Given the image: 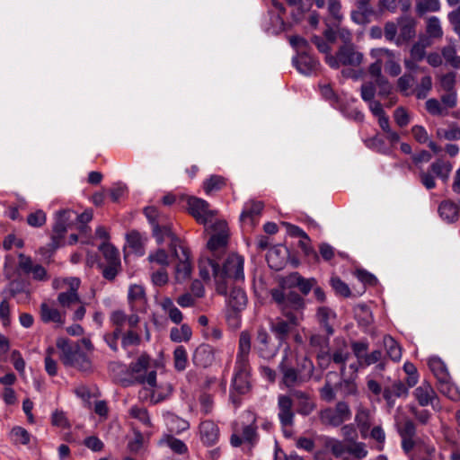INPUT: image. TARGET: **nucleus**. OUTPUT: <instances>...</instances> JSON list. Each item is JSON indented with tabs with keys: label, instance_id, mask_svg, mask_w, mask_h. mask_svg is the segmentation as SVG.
Here are the masks:
<instances>
[{
	"label": "nucleus",
	"instance_id": "36",
	"mask_svg": "<svg viewBox=\"0 0 460 460\" xmlns=\"http://www.w3.org/2000/svg\"><path fill=\"white\" fill-rule=\"evenodd\" d=\"M317 319L321 326L325 330L328 336H332L334 333L332 328V321L335 319V313L326 306L319 307L317 310Z\"/></svg>",
	"mask_w": 460,
	"mask_h": 460
},
{
	"label": "nucleus",
	"instance_id": "47",
	"mask_svg": "<svg viewBox=\"0 0 460 460\" xmlns=\"http://www.w3.org/2000/svg\"><path fill=\"white\" fill-rule=\"evenodd\" d=\"M226 185V179L221 175H212L203 183L207 194L222 190Z\"/></svg>",
	"mask_w": 460,
	"mask_h": 460
},
{
	"label": "nucleus",
	"instance_id": "7",
	"mask_svg": "<svg viewBox=\"0 0 460 460\" xmlns=\"http://www.w3.org/2000/svg\"><path fill=\"white\" fill-rule=\"evenodd\" d=\"M293 405L294 402L291 395L279 394L278 396V418L286 438L292 436V427L295 423Z\"/></svg>",
	"mask_w": 460,
	"mask_h": 460
},
{
	"label": "nucleus",
	"instance_id": "54",
	"mask_svg": "<svg viewBox=\"0 0 460 460\" xmlns=\"http://www.w3.org/2000/svg\"><path fill=\"white\" fill-rule=\"evenodd\" d=\"M304 381L307 382L313 376L314 366L313 361L308 358L307 357H304L299 364L298 367L296 368Z\"/></svg>",
	"mask_w": 460,
	"mask_h": 460
},
{
	"label": "nucleus",
	"instance_id": "46",
	"mask_svg": "<svg viewBox=\"0 0 460 460\" xmlns=\"http://www.w3.org/2000/svg\"><path fill=\"white\" fill-rule=\"evenodd\" d=\"M191 336V328L186 323L181 327H172L170 331V339L174 342L189 341Z\"/></svg>",
	"mask_w": 460,
	"mask_h": 460
},
{
	"label": "nucleus",
	"instance_id": "12",
	"mask_svg": "<svg viewBox=\"0 0 460 460\" xmlns=\"http://www.w3.org/2000/svg\"><path fill=\"white\" fill-rule=\"evenodd\" d=\"M281 345H274L271 338L265 328L260 327L257 330L254 349L259 357L270 360L272 359L279 352Z\"/></svg>",
	"mask_w": 460,
	"mask_h": 460
},
{
	"label": "nucleus",
	"instance_id": "21",
	"mask_svg": "<svg viewBox=\"0 0 460 460\" xmlns=\"http://www.w3.org/2000/svg\"><path fill=\"white\" fill-rule=\"evenodd\" d=\"M398 36L396 45L400 46L409 42L416 35V21L414 18L405 15L398 18Z\"/></svg>",
	"mask_w": 460,
	"mask_h": 460
},
{
	"label": "nucleus",
	"instance_id": "45",
	"mask_svg": "<svg viewBox=\"0 0 460 460\" xmlns=\"http://www.w3.org/2000/svg\"><path fill=\"white\" fill-rule=\"evenodd\" d=\"M68 226L60 222L56 218L55 225L53 226V234L51 236V243L49 246L52 250H56L61 245V243L65 237V234L67 231Z\"/></svg>",
	"mask_w": 460,
	"mask_h": 460
},
{
	"label": "nucleus",
	"instance_id": "22",
	"mask_svg": "<svg viewBox=\"0 0 460 460\" xmlns=\"http://www.w3.org/2000/svg\"><path fill=\"white\" fill-rule=\"evenodd\" d=\"M371 55L374 58H383L385 59V69L391 76H397L401 74L402 68L394 51L380 48L373 49Z\"/></svg>",
	"mask_w": 460,
	"mask_h": 460
},
{
	"label": "nucleus",
	"instance_id": "57",
	"mask_svg": "<svg viewBox=\"0 0 460 460\" xmlns=\"http://www.w3.org/2000/svg\"><path fill=\"white\" fill-rule=\"evenodd\" d=\"M58 302L63 307H70L75 304L81 303V300L77 292L66 291L58 294Z\"/></svg>",
	"mask_w": 460,
	"mask_h": 460
},
{
	"label": "nucleus",
	"instance_id": "59",
	"mask_svg": "<svg viewBox=\"0 0 460 460\" xmlns=\"http://www.w3.org/2000/svg\"><path fill=\"white\" fill-rule=\"evenodd\" d=\"M164 440L172 451L176 454L183 455L188 452L186 444L182 440L176 438L172 435H167Z\"/></svg>",
	"mask_w": 460,
	"mask_h": 460
},
{
	"label": "nucleus",
	"instance_id": "24",
	"mask_svg": "<svg viewBox=\"0 0 460 460\" xmlns=\"http://www.w3.org/2000/svg\"><path fill=\"white\" fill-rule=\"evenodd\" d=\"M293 64L296 69L303 75H311L319 69V62L307 52L297 53L293 58Z\"/></svg>",
	"mask_w": 460,
	"mask_h": 460
},
{
	"label": "nucleus",
	"instance_id": "43",
	"mask_svg": "<svg viewBox=\"0 0 460 460\" xmlns=\"http://www.w3.org/2000/svg\"><path fill=\"white\" fill-rule=\"evenodd\" d=\"M128 299L131 307L140 305L146 302L145 288L141 285H131L128 288Z\"/></svg>",
	"mask_w": 460,
	"mask_h": 460
},
{
	"label": "nucleus",
	"instance_id": "31",
	"mask_svg": "<svg viewBox=\"0 0 460 460\" xmlns=\"http://www.w3.org/2000/svg\"><path fill=\"white\" fill-rule=\"evenodd\" d=\"M439 217L445 222L451 224L455 223L459 217V206L450 199L441 201L438 208Z\"/></svg>",
	"mask_w": 460,
	"mask_h": 460
},
{
	"label": "nucleus",
	"instance_id": "35",
	"mask_svg": "<svg viewBox=\"0 0 460 460\" xmlns=\"http://www.w3.org/2000/svg\"><path fill=\"white\" fill-rule=\"evenodd\" d=\"M164 418L168 429L172 433L180 434L190 428V424L187 420L170 411L164 413Z\"/></svg>",
	"mask_w": 460,
	"mask_h": 460
},
{
	"label": "nucleus",
	"instance_id": "64",
	"mask_svg": "<svg viewBox=\"0 0 460 460\" xmlns=\"http://www.w3.org/2000/svg\"><path fill=\"white\" fill-rule=\"evenodd\" d=\"M376 89L378 90V87L375 81L363 83L360 87V96L362 100L366 102L375 101L374 98Z\"/></svg>",
	"mask_w": 460,
	"mask_h": 460
},
{
	"label": "nucleus",
	"instance_id": "10",
	"mask_svg": "<svg viewBox=\"0 0 460 460\" xmlns=\"http://www.w3.org/2000/svg\"><path fill=\"white\" fill-rule=\"evenodd\" d=\"M217 258H201L199 262V275L204 279H209L213 275L216 281V290L217 294L226 296V283L221 280L219 274V264Z\"/></svg>",
	"mask_w": 460,
	"mask_h": 460
},
{
	"label": "nucleus",
	"instance_id": "51",
	"mask_svg": "<svg viewBox=\"0 0 460 460\" xmlns=\"http://www.w3.org/2000/svg\"><path fill=\"white\" fill-rule=\"evenodd\" d=\"M121 347L127 349L130 346H138L141 343V336L134 328H129L126 332H121Z\"/></svg>",
	"mask_w": 460,
	"mask_h": 460
},
{
	"label": "nucleus",
	"instance_id": "56",
	"mask_svg": "<svg viewBox=\"0 0 460 460\" xmlns=\"http://www.w3.org/2000/svg\"><path fill=\"white\" fill-rule=\"evenodd\" d=\"M149 363L150 357L147 354L143 353L135 362L130 363L129 368L133 374L140 376L147 370Z\"/></svg>",
	"mask_w": 460,
	"mask_h": 460
},
{
	"label": "nucleus",
	"instance_id": "49",
	"mask_svg": "<svg viewBox=\"0 0 460 460\" xmlns=\"http://www.w3.org/2000/svg\"><path fill=\"white\" fill-rule=\"evenodd\" d=\"M367 146L383 155H391L393 152L392 147L387 146L385 138L379 135H376L375 137L367 139Z\"/></svg>",
	"mask_w": 460,
	"mask_h": 460
},
{
	"label": "nucleus",
	"instance_id": "8",
	"mask_svg": "<svg viewBox=\"0 0 460 460\" xmlns=\"http://www.w3.org/2000/svg\"><path fill=\"white\" fill-rule=\"evenodd\" d=\"M300 323L301 322L297 320L280 315L270 322V329L278 343L282 346L287 343L289 336L296 331Z\"/></svg>",
	"mask_w": 460,
	"mask_h": 460
},
{
	"label": "nucleus",
	"instance_id": "4",
	"mask_svg": "<svg viewBox=\"0 0 460 460\" xmlns=\"http://www.w3.org/2000/svg\"><path fill=\"white\" fill-rule=\"evenodd\" d=\"M452 170L453 164L451 162L443 158H438L431 163L428 170L420 168L418 178L422 186L426 190H430L437 187L435 177L446 183L449 180Z\"/></svg>",
	"mask_w": 460,
	"mask_h": 460
},
{
	"label": "nucleus",
	"instance_id": "39",
	"mask_svg": "<svg viewBox=\"0 0 460 460\" xmlns=\"http://www.w3.org/2000/svg\"><path fill=\"white\" fill-rule=\"evenodd\" d=\"M126 240L128 247L132 249L135 253L140 256L145 253L144 246L146 239L144 238L138 231L132 230L128 232L126 235Z\"/></svg>",
	"mask_w": 460,
	"mask_h": 460
},
{
	"label": "nucleus",
	"instance_id": "27",
	"mask_svg": "<svg viewBox=\"0 0 460 460\" xmlns=\"http://www.w3.org/2000/svg\"><path fill=\"white\" fill-rule=\"evenodd\" d=\"M199 431L201 442L207 447L215 445L219 438V429L212 420L202 421L199 424Z\"/></svg>",
	"mask_w": 460,
	"mask_h": 460
},
{
	"label": "nucleus",
	"instance_id": "18",
	"mask_svg": "<svg viewBox=\"0 0 460 460\" xmlns=\"http://www.w3.org/2000/svg\"><path fill=\"white\" fill-rule=\"evenodd\" d=\"M383 58H376V61L368 67V73L376 82L378 87V95L387 97L392 91V85L388 80L382 75Z\"/></svg>",
	"mask_w": 460,
	"mask_h": 460
},
{
	"label": "nucleus",
	"instance_id": "42",
	"mask_svg": "<svg viewBox=\"0 0 460 460\" xmlns=\"http://www.w3.org/2000/svg\"><path fill=\"white\" fill-rule=\"evenodd\" d=\"M438 391L452 401L460 400V392L458 388L450 382V376L445 380L438 381Z\"/></svg>",
	"mask_w": 460,
	"mask_h": 460
},
{
	"label": "nucleus",
	"instance_id": "61",
	"mask_svg": "<svg viewBox=\"0 0 460 460\" xmlns=\"http://www.w3.org/2000/svg\"><path fill=\"white\" fill-rule=\"evenodd\" d=\"M129 415L134 419H137L139 421H141L144 425L147 427L152 426L148 411L144 407H139L137 405L132 406L129 409Z\"/></svg>",
	"mask_w": 460,
	"mask_h": 460
},
{
	"label": "nucleus",
	"instance_id": "13",
	"mask_svg": "<svg viewBox=\"0 0 460 460\" xmlns=\"http://www.w3.org/2000/svg\"><path fill=\"white\" fill-rule=\"evenodd\" d=\"M189 213L199 224H207L211 221L216 216V211L209 209V204L206 200L196 198L189 197L187 200Z\"/></svg>",
	"mask_w": 460,
	"mask_h": 460
},
{
	"label": "nucleus",
	"instance_id": "33",
	"mask_svg": "<svg viewBox=\"0 0 460 460\" xmlns=\"http://www.w3.org/2000/svg\"><path fill=\"white\" fill-rule=\"evenodd\" d=\"M226 303L234 313L241 312L245 308L247 304V296L245 291L238 287L233 288L227 297Z\"/></svg>",
	"mask_w": 460,
	"mask_h": 460
},
{
	"label": "nucleus",
	"instance_id": "14",
	"mask_svg": "<svg viewBox=\"0 0 460 460\" xmlns=\"http://www.w3.org/2000/svg\"><path fill=\"white\" fill-rule=\"evenodd\" d=\"M215 230L218 232L213 234L208 242V248L212 252L213 257L218 259L219 254L224 252L228 243V227L225 221H219L214 226Z\"/></svg>",
	"mask_w": 460,
	"mask_h": 460
},
{
	"label": "nucleus",
	"instance_id": "29",
	"mask_svg": "<svg viewBox=\"0 0 460 460\" xmlns=\"http://www.w3.org/2000/svg\"><path fill=\"white\" fill-rule=\"evenodd\" d=\"M407 394L408 387L400 380L394 381L390 386H385L383 390V397L390 408L394 406L395 398Z\"/></svg>",
	"mask_w": 460,
	"mask_h": 460
},
{
	"label": "nucleus",
	"instance_id": "30",
	"mask_svg": "<svg viewBox=\"0 0 460 460\" xmlns=\"http://www.w3.org/2000/svg\"><path fill=\"white\" fill-rule=\"evenodd\" d=\"M413 395L421 407L432 404L434 400L437 399L435 390L428 382H423L420 386H418L414 390Z\"/></svg>",
	"mask_w": 460,
	"mask_h": 460
},
{
	"label": "nucleus",
	"instance_id": "37",
	"mask_svg": "<svg viewBox=\"0 0 460 460\" xmlns=\"http://www.w3.org/2000/svg\"><path fill=\"white\" fill-rule=\"evenodd\" d=\"M355 421L358 425L362 438H367L371 427L370 412L364 407H358L355 415Z\"/></svg>",
	"mask_w": 460,
	"mask_h": 460
},
{
	"label": "nucleus",
	"instance_id": "11",
	"mask_svg": "<svg viewBox=\"0 0 460 460\" xmlns=\"http://www.w3.org/2000/svg\"><path fill=\"white\" fill-rule=\"evenodd\" d=\"M397 432L401 438L402 451L409 455L417 445V428L414 421L404 418L397 423Z\"/></svg>",
	"mask_w": 460,
	"mask_h": 460
},
{
	"label": "nucleus",
	"instance_id": "16",
	"mask_svg": "<svg viewBox=\"0 0 460 460\" xmlns=\"http://www.w3.org/2000/svg\"><path fill=\"white\" fill-rule=\"evenodd\" d=\"M257 429L258 426L256 424V419L254 418L250 424L244 425L243 427L241 436L236 433H233L231 435V446L234 447H238L243 443H245L248 444L251 448L254 447L260 440V436Z\"/></svg>",
	"mask_w": 460,
	"mask_h": 460
},
{
	"label": "nucleus",
	"instance_id": "40",
	"mask_svg": "<svg viewBox=\"0 0 460 460\" xmlns=\"http://www.w3.org/2000/svg\"><path fill=\"white\" fill-rule=\"evenodd\" d=\"M383 343L386 350V356L393 361H400L402 358V348L399 343L391 335L384 336Z\"/></svg>",
	"mask_w": 460,
	"mask_h": 460
},
{
	"label": "nucleus",
	"instance_id": "53",
	"mask_svg": "<svg viewBox=\"0 0 460 460\" xmlns=\"http://www.w3.org/2000/svg\"><path fill=\"white\" fill-rule=\"evenodd\" d=\"M438 138H443L448 141L460 140V127L456 124H452L448 128H439L437 130Z\"/></svg>",
	"mask_w": 460,
	"mask_h": 460
},
{
	"label": "nucleus",
	"instance_id": "20",
	"mask_svg": "<svg viewBox=\"0 0 460 460\" xmlns=\"http://www.w3.org/2000/svg\"><path fill=\"white\" fill-rule=\"evenodd\" d=\"M110 323L114 330H119L121 332L126 324L129 328H135L139 323L140 318L136 314H127L125 311L117 309L113 310L109 316Z\"/></svg>",
	"mask_w": 460,
	"mask_h": 460
},
{
	"label": "nucleus",
	"instance_id": "50",
	"mask_svg": "<svg viewBox=\"0 0 460 460\" xmlns=\"http://www.w3.org/2000/svg\"><path fill=\"white\" fill-rule=\"evenodd\" d=\"M173 363L174 368L181 372L186 369L188 366V353L186 349L182 346H177L173 351Z\"/></svg>",
	"mask_w": 460,
	"mask_h": 460
},
{
	"label": "nucleus",
	"instance_id": "41",
	"mask_svg": "<svg viewBox=\"0 0 460 460\" xmlns=\"http://www.w3.org/2000/svg\"><path fill=\"white\" fill-rule=\"evenodd\" d=\"M428 365L438 381L445 380L450 376L446 364L439 358H430L428 361Z\"/></svg>",
	"mask_w": 460,
	"mask_h": 460
},
{
	"label": "nucleus",
	"instance_id": "34",
	"mask_svg": "<svg viewBox=\"0 0 460 460\" xmlns=\"http://www.w3.org/2000/svg\"><path fill=\"white\" fill-rule=\"evenodd\" d=\"M329 343H330V336L327 335H322V334H312L309 338V345L311 348L316 349L318 351L317 353V358L320 359H327L328 358V349H329Z\"/></svg>",
	"mask_w": 460,
	"mask_h": 460
},
{
	"label": "nucleus",
	"instance_id": "25",
	"mask_svg": "<svg viewBox=\"0 0 460 460\" xmlns=\"http://www.w3.org/2000/svg\"><path fill=\"white\" fill-rule=\"evenodd\" d=\"M290 395L296 400V412L300 415L308 416L316 408L315 402L306 392L292 390Z\"/></svg>",
	"mask_w": 460,
	"mask_h": 460
},
{
	"label": "nucleus",
	"instance_id": "60",
	"mask_svg": "<svg viewBox=\"0 0 460 460\" xmlns=\"http://www.w3.org/2000/svg\"><path fill=\"white\" fill-rule=\"evenodd\" d=\"M55 353L53 347H49L46 349V356L44 359L45 370L50 376H55L58 374V362L52 358Z\"/></svg>",
	"mask_w": 460,
	"mask_h": 460
},
{
	"label": "nucleus",
	"instance_id": "3",
	"mask_svg": "<svg viewBox=\"0 0 460 460\" xmlns=\"http://www.w3.org/2000/svg\"><path fill=\"white\" fill-rule=\"evenodd\" d=\"M57 347L61 350L60 359L65 366L83 372L92 371V360L79 345L70 344L67 340L60 339L57 341Z\"/></svg>",
	"mask_w": 460,
	"mask_h": 460
},
{
	"label": "nucleus",
	"instance_id": "17",
	"mask_svg": "<svg viewBox=\"0 0 460 460\" xmlns=\"http://www.w3.org/2000/svg\"><path fill=\"white\" fill-rule=\"evenodd\" d=\"M278 368L282 375V383L286 387L292 388L304 383L298 370L288 361V354L282 357Z\"/></svg>",
	"mask_w": 460,
	"mask_h": 460
},
{
	"label": "nucleus",
	"instance_id": "28",
	"mask_svg": "<svg viewBox=\"0 0 460 460\" xmlns=\"http://www.w3.org/2000/svg\"><path fill=\"white\" fill-rule=\"evenodd\" d=\"M215 360L214 349L208 344L199 345L192 355L193 364L198 367L206 368Z\"/></svg>",
	"mask_w": 460,
	"mask_h": 460
},
{
	"label": "nucleus",
	"instance_id": "55",
	"mask_svg": "<svg viewBox=\"0 0 460 460\" xmlns=\"http://www.w3.org/2000/svg\"><path fill=\"white\" fill-rule=\"evenodd\" d=\"M439 91H456V73L449 72L438 76Z\"/></svg>",
	"mask_w": 460,
	"mask_h": 460
},
{
	"label": "nucleus",
	"instance_id": "19",
	"mask_svg": "<svg viewBox=\"0 0 460 460\" xmlns=\"http://www.w3.org/2000/svg\"><path fill=\"white\" fill-rule=\"evenodd\" d=\"M179 262L175 267V279L177 282H184L190 278L191 263L190 261V250L186 246L178 248V256H175Z\"/></svg>",
	"mask_w": 460,
	"mask_h": 460
},
{
	"label": "nucleus",
	"instance_id": "15",
	"mask_svg": "<svg viewBox=\"0 0 460 460\" xmlns=\"http://www.w3.org/2000/svg\"><path fill=\"white\" fill-rule=\"evenodd\" d=\"M18 259V269L25 275H31L33 280L48 281L50 279L47 270L40 264L34 263L30 256L20 253Z\"/></svg>",
	"mask_w": 460,
	"mask_h": 460
},
{
	"label": "nucleus",
	"instance_id": "1",
	"mask_svg": "<svg viewBox=\"0 0 460 460\" xmlns=\"http://www.w3.org/2000/svg\"><path fill=\"white\" fill-rule=\"evenodd\" d=\"M250 351L251 335L248 332H242L229 391V399L235 408L242 403L241 396L249 394L252 387Z\"/></svg>",
	"mask_w": 460,
	"mask_h": 460
},
{
	"label": "nucleus",
	"instance_id": "26",
	"mask_svg": "<svg viewBox=\"0 0 460 460\" xmlns=\"http://www.w3.org/2000/svg\"><path fill=\"white\" fill-rule=\"evenodd\" d=\"M375 14L370 0H355V9L351 12V19L358 24H366Z\"/></svg>",
	"mask_w": 460,
	"mask_h": 460
},
{
	"label": "nucleus",
	"instance_id": "2",
	"mask_svg": "<svg viewBox=\"0 0 460 460\" xmlns=\"http://www.w3.org/2000/svg\"><path fill=\"white\" fill-rule=\"evenodd\" d=\"M270 296L282 316L304 321L305 302L302 296L285 288L271 289Z\"/></svg>",
	"mask_w": 460,
	"mask_h": 460
},
{
	"label": "nucleus",
	"instance_id": "9",
	"mask_svg": "<svg viewBox=\"0 0 460 460\" xmlns=\"http://www.w3.org/2000/svg\"><path fill=\"white\" fill-rule=\"evenodd\" d=\"M243 263L244 260L242 256L231 254L224 262L223 268H219V274L222 276L221 280L226 283V289L230 279L235 281L244 279Z\"/></svg>",
	"mask_w": 460,
	"mask_h": 460
},
{
	"label": "nucleus",
	"instance_id": "63",
	"mask_svg": "<svg viewBox=\"0 0 460 460\" xmlns=\"http://www.w3.org/2000/svg\"><path fill=\"white\" fill-rule=\"evenodd\" d=\"M432 88V79L429 75L423 76L415 89V96L419 100L425 99Z\"/></svg>",
	"mask_w": 460,
	"mask_h": 460
},
{
	"label": "nucleus",
	"instance_id": "44",
	"mask_svg": "<svg viewBox=\"0 0 460 460\" xmlns=\"http://www.w3.org/2000/svg\"><path fill=\"white\" fill-rule=\"evenodd\" d=\"M99 249L105 259L106 264H121L119 250L115 246L109 243H103Z\"/></svg>",
	"mask_w": 460,
	"mask_h": 460
},
{
	"label": "nucleus",
	"instance_id": "6",
	"mask_svg": "<svg viewBox=\"0 0 460 460\" xmlns=\"http://www.w3.org/2000/svg\"><path fill=\"white\" fill-rule=\"evenodd\" d=\"M351 416V409L349 403L344 401H340L333 407H327L319 411V419L322 424L335 428L349 420Z\"/></svg>",
	"mask_w": 460,
	"mask_h": 460
},
{
	"label": "nucleus",
	"instance_id": "32",
	"mask_svg": "<svg viewBox=\"0 0 460 460\" xmlns=\"http://www.w3.org/2000/svg\"><path fill=\"white\" fill-rule=\"evenodd\" d=\"M264 208V203L260 200H249L244 204L243 209L240 215L242 222L249 221L251 225H254L255 217H259Z\"/></svg>",
	"mask_w": 460,
	"mask_h": 460
},
{
	"label": "nucleus",
	"instance_id": "23",
	"mask_svg": "<svg viewBox=\"0 0 460 460\" xmlns=\"http://www.w3.org/2000/svg\"><path fill=\"white\" fill-rule=\"evenodd\" d=\"M152 233L159 244L163 243L165 238L170 239V250L174 256H178V248L183 246V243L172 232V226H163L159 229L152 228Z\"/></svg>",
	"mask_w": 460,
	"mask_h": 460
},
{
	"label": "nucleus",
	"instance_id": "52",
	"mask_svg": "<svg viewBox=\"0 0 460 460\" xmlns=\"http://www.w3.org/2000/svg\"><path fill=\"white\" fill-rule=\"evenodd\" d=\"M430 45L428 38H420L411 49V57L414 61H420L424 58L425 49Z\"/></svg>",
	"mask_w": 460,
	"mask_h": 460
},
{
	"label": "nucleus",
	"instance_id": "5",
	"mask_svg": "<svg viewBox=\"0 0 460 460\" xmlns=\"http://www.w3.org/2000/svg\"><path fill=\"white\" fill-rule=\"evenodd\" d=\"M364 59V55L360 52L354 44L341 45L334 56L326 55L325 62L332 68H339L341 66H358Z\"/></svg>",
	"mask_w": 460,
	"mask_h": 460
},
{
	"label": "nucleus",
	"instance_id": "48",
	"mask_svg": "<svg viewBox=\"0 0 460 460\" xmlns=\"http://www.w3.org/2000/svg\"><path fill=\"white\" fill-rule=\"evenodd\" d=\"M147 260L151 264V270H154L155 265L160 268H166L169 265V256L164 249H158L155 252L149 253Z\"/></svg>",
	"mask_w": 460,
	"mask_h": 460
},
{
	"label": "nucleus",
	"instance_id": "38",
	"mask_svg": "<svg viewBox=\"0 0 460 460\" xmlns=\"http://www.w3.org/2000/svg\"><path fill=\"white\" fill-rule=\"evenodd\" d=\"M40 316L44 323H55L60 325L65 323V315L57 308L50 307L46 303L40 305Z\"/></svg>",
	"mask_w": 460,
	"mask_h": 460
},
{
	"label": "nucleus",
	"instance_id": "58",
	"mask_svg": "<svg viewBox=\"0 0 460 460\" xmlns=\"http://www.w3.org/2000/svg\"><path fill=\"white\" fill-rule=\"evenodd\" d=\"M427 34L430 38L440 39L443 36V31L438 17H430L427 22Z\"/></svg>",
	"mask_w": 460,
	"mask_h": 460
},
{
	"label": "nucleus",
	"instance_id": "62",
	"mask_svg": "<svg viewBox=\"0 0 460 460\" xmlns=\"http://www.w3.org/2000/svg\"><path fill=\"white\" fill-rule=\"evenodd\" d=\"M425 107L427 111L433 116H445L447 114V109L435 98L427 100Z\"/></svg>",
	"mask_w": 460,
	"mask_h": 460
}]
</instances>
